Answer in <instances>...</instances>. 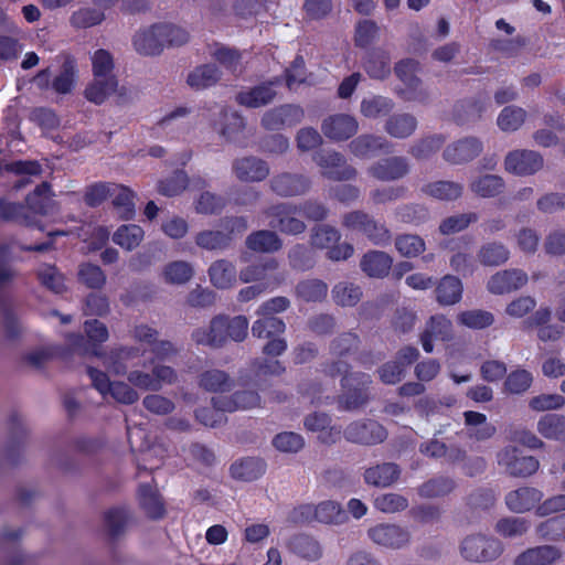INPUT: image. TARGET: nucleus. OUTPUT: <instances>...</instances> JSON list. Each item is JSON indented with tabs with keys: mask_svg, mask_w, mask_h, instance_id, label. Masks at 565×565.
Instances as JSON below:
<instances>
[{
	"mask_svg": "<svg viewBox=\"0 0 565 565\" xmlns=\"http://www.w3.org/2000/svg\"><path fill=\"white\" fill-rule=\"evenodd\" d=\"M418 62L415 60L401 61L395 66L397 77L407 86L403 92V98L407 102L427 103L430 98L429 92L422 86L420 79L416 76Z\"/></svg>",
	"mask_w": 565,
	"mask_h": 565,
	"instance_id": "9b49d317",
	"label": "nucleus"
},
{
	"mask_svg": "<svg viewBox=\"0 0 565 565\" xmlns=\"http://www.w3.org/2000/svg\"><path fill=\"white\" fill-rule=\"evenodd\" d=\"M118 88V81L116 77L97 78L94 77L93 82L85 88L84 95L87 100L100 105L108 96L115 93Z\"/></svg>",
	"mask_w": 565,
	"mask_h": 565,
	"instance_id": "a18cd8bd",
	"label": "nucleus"
},
{
	"mask_svg": "<svg viewBox=\"0 0 565 565\" xmlns=\"http://www.w3.org/2000/svg\"><path fill=\"white\" fill-rule=\"evenodd\" d=\"M505 170L518 175H530L543 167V158L533 150H514L504 160Z\"/></svg>",
	"mask_w": 565,
	"mask_h": 565,
	"instance_id": "dca6fc26",
	"label": "nucleus"
},
{
	"mask_svg": "<svg viewBox=\"0 0 565 565\" xmlns=\"http://www.w3.org/2000/svg\"><path fill=\"white\" fill-rule=\"evenodd\" d=\"M543 493L536 488L521 487L510 491L505 497V503L510 511L523 513L530 511L542 500Z\"/></svg>",
	"mask_w": 565,
	"mask_h": 565,
	"instance_id": "bb28decb",
	"label": "nucleus"
},
{
	"mask_svg": "<svg viewBox=\"0 0 565 565\" xmlns=\"http://www.w3.org/2000/svg\"><path fill=\"white\" fill-rule=\"evenodd\" d=\"M401 477V468L394 462H382L364 470L363 480L367 486L388 488Z\"/></svg>",
	"mask_w": 565,
	"mask_h": 565,
	"instance_id": "5701e85b",
	"label": "nucleus"
},
{
	"mask_svg": "<svg viewBox=\"0 0 565 565\" xmlns=\"http://www.w3.org/2000/svg\"><path fill=\"white\" fill-rule=\"evenodd\" d=\"M347 441L362 446H373L383 443L387 431L380 423L373 419H359L351 422L343 430Z\"/></svg>",
	"mask_w": 565,
	"mask_h": 565,
	"instance_id": "1a4fd4ad",
	"label": "nucleus"
},
{
	"mask_svg": "<svg viewBox=\"0 0 565 565\" xmlns=\"http://www.w3.org/2000/svg\"><path fill=\"white\" fill-rule=\"evenodd\" d=\"M497 462L503 471L513 478H527L540 468L533 456H524L515 446H505L497 454Z\"/></svg>",
	"mask_w": 565,
	"mask_h": 565,
	"instance_id": "423d86ee",
	"label": "nucleus"
},
{
	"mask_svg": "<svg viewBox=\"0 0 565 565\" xmlns=\"http://www.w3.org/2000/svg\"><path fill=\"white\" fill-rule=\"evenodd\" d=\"M527 279L526 273L521 269H505L492 275L488 280L487 288L494 295L509 294L522 288Z\"/></svg>",
	"mask_w": 565,
	"mask_h": 565,
	"instance_id": "6ab92c4d",
	"label": "nucleus"
},
{
	"mask_svg": "<svg viewBox=\"0 0 565 565\" xmlns=\"http://www.w3.org/2000/svg\"><path fill=\"white\" fill-rule=\"evenodd\" d=\"M423 193L440 201H455L463 193V184L455 181L441 180L427 183Z\"/></svg>",
	"mask_w": 565,
	"mask_h": 565,
	"instance_id": "58836bf2",
	"label": "nucleus"
},
{
	"mask_svg": "<svg viewBox=\"0 0 565 565\" xmlns=\"http://www.w3.org/2000/svg\"><path fill=\"white\" fill-rule=\"evenodd\" d=\"M445 140L443 135L427 136L415 142L411 147L409 153L417 160H426L441 148Z\"/></svg>",
	"mask_w": 565,
	"mask_h": 565,
	"instance_id": "13d9d810",
	"label": "nucleus"
},
{
	"mask_svg": "<svg viewBox=\"0 0 565 565\" xmlns=\"http://www.w3.org/2000/svg\"><path fill=\"white\" fill-rule=\"evenodd\" d=\"M462 291L461 280L456 276L446 275L436 285V301L440 306L456 305L461 300Z\"/></svg>",
	"mask_w": 565,
	"mask_h": 565,
	"instance_id": "7c9ffc66",
	"label": "nucleus"
},
{
	"mask_svg": "<svg viewBox=\"0 0 565 565\" xmlns=\"http://www.w3.org/2000/svg\"><path fill=\"white\" fill-rule=\"evenodd\" d=\"M87 374L92 381V385L102 394L103 397H107L109 395L117 403L125 405H131L139 399L138 392L126 382H110L105 372L94 367H87Z\"/></svg>",
	"mask_w": 565,
	"mask_h": 565,
	"instance_id": "39448f33",
	"label": "nucleus"
},
{
	"mask_svg": "<svg viewBox=\"0 0 565 565\" xmlns=\"http://www.w3.org/2000/svg\"><path fill=\"white\" fill-rule=\"evenodd\" d=\"M477 257L481 265L495 267L509 259L510 250L502 243L489 242L480 246Z\"/></svg>",
	"mask_w": 565,
	"mask_h": 565,
	"instance_id": "49530a36",
	"label": "nucleus"
},
{
	"mask_svg": "<svg viewBox=\"0 0 565 565\" xmlns=\"http://www.w3.org/2000/svg\"><path fill=\"white\" fill-rule=\"evenodd\" d=\"M288 548L309 562L318 561L322 556V548L319 542L305 534L295 535L289 541Z\"/></svg>",
	"mask_w": 565,
	"mask_h": 565,
	"instance_id": "ea45409f",
	"label": "nucleus"
},
{
	"mask_svg": "<svg viewBox=\"0 0 565 565\" xmlns=\"http://www.w3.org/2000/svg\"><path fill=\"white\" fill-rule=\"evenodd\" d=\"M207 273L212 285L218 289L231 288L236 281L235 265L227 259L215 260Z\"/></svg>",
	"mask_w": 565,
	"mask_h": 565,
	"instance_id": "4c0bfd02",
	"label": "nucleus"
},
{
	"mask_svg": "<svg viewBox=\"0 0 565 565\" xmlns=\"http://www.w3.org/2000/svg\"><path fill=\"white\" fill-rule=\"evenodd\" d=\"M278 262L274 258L252 264L239 271L241 281H256L265 289H275L285 280V275L277 273Z\"/></svg>",
	"mask_w": 565,
	"mask_h": 565,
	"instance_id": "9d476101",
	"label": "nucleus"
},
{
	"mask_svg": "<svg viewBox=\"0 0 565 565\" xmlns=\"http://www.w3.org/2000/svg\"><path fill=\"white\" fill-rule=\"evenodd\" d=\"M344 393L339 398V407L343 411H358L370 401L369 388L372 379L365 373L345 375L342 380Z\"/></svg>",
	"mask_w": 565,
	"mask_h": 565,
	"instance_id": "7ed1b4c3",
	"label": "nucleus"
},
{
	"mask_svg": "<svg viewBox=\"0 0 565 565\" xmlns=\"http://www.w3.org/2000/svg\"><path fill=\"white\" fill-rule=\"evenodd\" d=\"M76 78V64L72 57H66L60 74L53 79L52 87L57 94L72 92Z\"/></svg>",
	"mask_w": 565,
	"mask_h": 565,
	"instance_id": "6e6d98bb",
	"label": "nucleus"
},
{
	"mask_svg": "<svg viewBox=\"0 0 565 565\" xmlns=\"http://www.w3.org/2000/svg\"><path fill=\"white\" fill-rule=\"evenodd\" d=\"M199 386L207 392H227L234 386V380L227 372L220 369H209L200 373Z\"/></svg>",
	"mask_w": 565,
	"mask_h": 565,
	"instance_id": "72a5a7b5",
	"label": "nucleus"
},
{
	"mask_svg": "<svg viewBox=\"0 0 565 565\" xmlns=\"http://www.w3.org/2000/svg\"><path fill=\"white\" fill-rule=\"evenodd\" d=\"M395 103L392 98L382 95H370L360 103V113L366 119H377L392 113Z\"/></svg>",
	"mask_w": 565,
	"mask_h": 565,
	"instance_id": "c9c22d12",
	"label": "nucleus"
},
{
	"mask_svg": "<svg viewBox=\"0 0 565 565\" xmlns=\"http://www.w3.org/2000/svg\"><path fill=\"white\" fill-rule=\"evenodd\" d=\"M390 141L380 135L363 134L349 143L350 152L360 159H370L380 152L390 151Z\"/></svg>",
	"mask_w": 565,
	"mask_h": 565,
	"instance_id": "aec40b11",
	"label": "nucleus"
},
{
	"mask_svg": "<svg viewBox=\"0 0 565 565\" xmlns=\"http://www.w3.org/2000/svg\"><path fill=\"white\" fill-rule=\"evenodd\" d=\"M482 149L483 145L478 138L466 137L448 145L443 157L452 164H461L477 158Z\"/></svg>",
	"mask_w": 565,
	"mask_h": 565,
	"instance_id": "f3484780",
	"label": "nucleus"
},
{
	"mask_svg": "<svg viewBox=\"0 0 565 565\" xmlns=\"http://www.w3.org/2000/svg\"><path fill=\"white\" fill-rule=\"evenodd\" d=\"M390 56L382 50H372L363 60V67L370 77L384 79L391 73Z\"/></svg>",
	"mask_w": 565,
	"mask_h": 565,
	"instance_id": "a19ab883",
	"label": "nucleus"
},
{
	"mask_svg": "<svg viewBox=\"0 0 565 565\" xmlns=\"http://www.w3.org/2000/svg\"><path fill=\"white\" fill-rule=\"evenodd\" d=\"M248 326L249 322L245 316L218 315L212 318L209 326L194 329L191 339L198 345L220 349L230 340L244 341L248 334Z\"/></svg>",
	"mask_w": 565,
	"mask_h": 565,
	"instance_id": "f257e3e1",
	"label": "nucleus"
},
{
	"mask_svg": "<svg viewBox=\"0 0 565 565\" xmlns=\"http://www.w3.org/2000/svg\"><path fill=\"white\" fill-rule=\"evenodd\" d=\"M311 186L308 177L294 173H281L270 180L271 190L279 196H295L305 194Z\"/></svg>",
	"mask_w": 565,
	"mask_h": 565,
	"instance_id": "4be33fe9",
	"label": "nucleus"
},
{
	"mask_svg": "<svg viewBox=\"0 0 565 565\" xmlns=\"http://www.w3.org/2000/svg\"><path fill=\"white\" fill-rule=\"evenodd\" d=\"M232 170L242 182H260L269 174L268 164L256 157H244L234 160Z\"/></svg>",
	"mask_w": 565,
	"mask_h": 565,
	"instance_id": "412c9836",
	"label": "nucleus"
},
{
	"mask_svg": "<svg viewBox=\"0 0 565 565\" xmlns=\"http://www.w3.org/2000/svg\"><path fill=\"white\" fill-rule=\"evenodd\" d=\"M139 501L146 513L153 519L163 513V504L158 492L150 486L142 484L139 488Z\"/></svg>",
	"mask_w": 565,
	"mask_h": 565,
	"instance_id": "0e129e2a",
	"label": "nucleus"
},
{
	"mask_svg": "<svg viewBox=\"0 0 565 565\" xmlns=\"http://www.w3.org/2000/svg\"><path fill=\"white\" fill-rule=\"evenodd\" d=\"M532 373L525 369H516L509 373L504 381V390L510 394H522L532 385Z\"/></svg>",
	"mask_w": 565,
	"mask_h": 565,
	"instance_id": "69168bd1",
	"label": "nucleus"
},
{
	"mask_svg": "<svg viewBox=\"0 0 565 565\" xmlns=\"http://www.w3.org/2000/svg\"><path fill=\"white\" fill-rule=\"evenodd\" d=\"M36 275L41 285L55 294H61L66 289L63 274L53 265H41Z\"/></svg>",
	"mask_w": 565,
	"mask_h": 565,
	"instance_id": "052dcab7",
	"label": "nucleus"
},
{
	"mask_svg": "<svg viewBox=\"0 0 565 565\" xmlns=\"http://www.w3.org/2000/svg\"><path fill=\"white\" fill-rule=\"evenodd\" d=\"M366 536L375 546L391 551L403 550L412 541V534L407 527L390 522L371 525L366 530Z\"/></svg>",
	"mask_w": 565,
	"mask_h": 565,
	"instance_id": "f03ea898",
	"label": "nucleus"
},
{
	"mask_svg": "<svg viewBox=\"0 0 565 565\" xmlns=\"http://www.w3.org/2000/svg\"><path fill=\"white\" fill-rule=\"evenodd\" d=\"M526 111L516 106L504 107L498 116L497 124L503 131H515L524 122Z\"/></svg>",
	"mask_w": 565,
	"mask_h": 565,
	"instance_id": "e2e57ef3",
	"label": "nucleus"
},
{
	"mask_svg": "<svg viewBox=\"0 0 565 565\" xmlns=\"http://www.w3.org/2000/svg\"><path fill=\"white\" fill-rule=\"evenodd\" d=\"M455 489V481L448 477L433 478L417 488L422 498H437L450 493Z\"/></svg>",
	"mask_w": 565,
	"mask_h": 565,
	"instance_id": "5fc2aeb1",
	"label": "nucleus"
},
{
	"mask_svg": "<svg viewBox=\"0 0 565 565\" xmlns=\"http://www.w3.org/2000/svg\"><path fill=\"white\" fill-rule=\"evenodd\" d=\"M454 337L451 321L444 315H435L429 318L420 333V343L427 353L434 350V341H449Z\"/></svg>",
	"mask_w": 565,
	"mask_h": 565,
	"instance_id": "2eb2a0df",
	"label": "nucleus"
},
{
	"mask_svg": "<svg viewBox=\"0 0 565 565\" xmlns=\"http://www.w3.org/2000/svg\"><path fill=\"white\" fill-rule=\"evenodd\" d=\"M341 238L340 232L330 225L323 224L315 226L310 234V244L316 248H330Z\"/></svg>",
	"mask_w": 565,
	"mask_h": 565,
	"instance_id": "680f3d73",
	"label": "nucleus"
},
{
	"mask_svg": "<svg viewBox=\"0 0 565 565\" xmlns=\"http://www.w3.org/2000/svg\"><path fill=\"white\" fill-rule=\"evenodd\" d=\"M53 192L47 182L38 185L32 193L26 196L28 207L36 214L47 215L54 211L55 202Z\"/></svg>",
	"mask_w": 565,
	"mask_h": 565,
	"instance_id": "e433bc0d",
	"label": "nucleus"
},
{
	"mask_svg": "<svg viewBox=\"0 0 565 565\" xmlns=\"http://www.w3.org/2000/svg\"><path fill=\"white\" fill-rule=\"evenodd\" d=\"M458 322L471 329H483L491 326L494 317L491 312L486 310H467L462 311L457 317Z\"/></svg>",
	"mask_w": 565,
	"mask_h": 565,
	"instance_id": "774afa93",
	"label": "nucleus"
},
{
	"mask_svg": "<svg viewBox=\"0 0 565 565\" xmlns=\"http://www.w3.org/2000/svg\"><path fill=\"white\" fill-rule=\"evenodd\" d=\"M194 242L205 250H224L231 246L232 235L220 230H203L196 233Z\"/></svg>",
	"mask_w": 565,
	"mask_h": 565,
	"instance_id": "37998d69",
	"label": "nucleus"
},
{
	"mask_svg": "<svg viewBox=\"0 0 565 565\" xmlns=\"http://www.w3.org/2000/svg\"><path fill=\"white\" fill-rule=\"evenodd\" d=\"M193 275V266L185 260L170 262L161 270L163 281L177 286L186 284L192 279Z\"/></svg>",
	"mask_w": 565,
	"mask_h": 565,
	"instance_id": "c03bdc74",
	"label": "nucleus"
},
{
	"mask_svg": "<svg viewBox=\"0 0 565 565\" xmlns=\"http://www.w3.org/2000/svg\"><path fill=\"white\" fill-rule=\"evenodd\" d=\"M220 78L221 75L217 67L212 64H205L191 71L186 83L193 89L201 90L215 85Z\"/></svg>",
	"mask_w": 565,
	"mask_h": 565,
	"instance_id": "de8ad7c7",
	"label": "nucleus"
},
{
	"mask_svg": "<svg viewBox=\"0 0 565 565\" xmlns=\"http://www.w3.org/2000/svg\"><path fill=\"white\" fill-rule=\"evenodd\" d=\"M313 161L321 169V174L334 181L355 179L358 171L348 164L345 158L334 150H322L313 156Z\"/></svg>",
	"mask_w": 565,
	"mask_h": 565,
	"instance_id": "6e6552de",
	"label": "nucleus"
},
{
	"mask_svg": "<svg viewBox=\"0 0 565 565\" xmlns=\"http://www.w3.org/2000/svg\"><path fill=\"white\" fill-rule=\"evenodd\" d=\"M93 354L103 358L104 366L114 375H125L128 371V362L140 355V350L135 347H119L102 355L96 350Z\"/></svg>",
	"mask_w": 565,
	"mask_h": 565,
	"instance_id": "393cba45",
	"label": "nucleus"
},
{
	"mask_svg": "<svg viewBox=\"0 0 565 565\" xmlns=\"http://www.w3.org/2000/svg\"><path fill=\"white\" fill-rule=\"evenodd\" d=\"M145 236L143 230L136 224L121 225L113 235V241L121 248L132 250L140 245Z\"/></svg>",
	"mask_w": 565,
	"mask_h": 565,
	"instance_id": "3c124183",
	"label": "nucleus"
},
{
	"mask_svg": "<svg viewBox=\"0 0 565 565\" xmlns=\"http://www.w3.org/2000/svg\"><path fill=\"white\" fill-rule=\"evenodd\" d=\"M392 257L382 250H369L360 262V267L369 277L383 278L392 268Z\"/></svg>",
	"mask_w": 565,
	"mask_h": 565,
	"instance_id": "c85d7f7f",
	"label": "nucleus"
},
{
	"mask_svg": "<svg viewBox=\"0 0 565 565\" xmlns=\"http://www.w3.org/2000/svg\"><path fill=\"white\" fill-rule=\"evenodd\" d=\"M359 130L355 117L348 114H334L322 120L321 131L330 140L339 142L354 136Z\"/></svg>",
	"mask_w": 565,
	"mask_h": 565,
	"instance_id": "f8f14e48",
	"label": "nucleus"
},
{
	"mask_svg": "<svg viewBox=\"0 0 565 565\" xmlns=\"http://www.w3.org/2000/svg\"><path fill=\"white\" fill-rule=\"evenodd\" d=\"M374 508L385 514L398 513L408 508V500L399 493H382L374 499Z\"/></svg>",
	"mask_w": 565,
	"mask_h": 565,
	"instance_id": "bf43d9fd",
	"label": "nucleus"
},
{
	"mask_svg": "<svg viewBox=\"0 0 565 565\" xmlns=\"http://www.w3.org/2000/svg\"><path fill=\"white\" fill-rule=\"evenodd\" d=\"M212 404L223 412H235L259 406L260 396L256 391L243 390L235 392L232 396L213 397Z\"/></svg>",
	"mask_w": 565,
	"mask_h": 565,
	"instance_id": "a878e982",
	"label": "nucleus"
},
{
	"mask_svg": "<svg viewBox=\"0 0 565 565\" xmlns=\"http://www.w3.org/2000/svg\"><path fill=\"white\" fill-rule=\"evenodd\" d=\"M328 286L319 279H307L296 286V295L306 302L321 301L327 297Z\"/></svg>",
	"mask_w": 565,
	"mask_h": 565,
	"instance_id": "864d4df0",
	"label": "nucleus"
},
{
	"mask_svg": "<svg viewBox=\"0 0 565 565\" xmlns=\"http://www.w3.org/2000/svg\"><path fill=\"white\" fill-rule=\"evenodd\" d=\"M467 435L476 440H487L495 434V427L488 422L484 414L467 411L463 413Z\"/></svg>",
	"mask_w": 565,
	"mask_h": 565,
	"instance_id": "f704fd0d",
	"label": "nucleus"
},
{
	"mask_svg": "<svg viewBox=\"0 0 565 565\" xmlns=\"http://www.w3.org/2000/svg\"><path fill=\"white\" fill-rule=\"evenodd\" d=\"M562 557L558 547L552 545H542L526 550L515 559L514 565H553Z\"/></svg>",
	"mask_w": 565,
	"mask_h": 565,
	"instance_id": "cd10ccee",
	"label": "nucleus"
},
{
	"mask_svg": "<svg viewBox=\"0 0 565 565\" xmlns=\"http://www.w3.org/2000/svg\"><path fill=\"white\" fill-rule=\"evenodd\" d=\"M470 191L479 198L488 199L499 195L504 189V181L495 174L475 178L469 183Z\"/></svg>",
	"mask_w": 565,
	"mask_h": 565,
	"instance_id": "79ce46f5",
	"label": "nucleus"
},
{
	"mask_svg": "<svg viewBox=\"0 0 565 565\" xmlns=\"http://www.w3.org/2000/svg\"><path fill=\"white\" fill-rule=\"evenodd\" d=\"M135 50L145 56L158 55L162 52L163 40L160 24L139 30L132 39Z\"/></svg>",
	"mask_w": 565,
	"mask_h": 565,
	"instance_id": "b1692460",
	"label": "nucleus"
},
{
	"mask_svg": "<svg viewBox=\"0 0 565 565\" xmlns=\"http://www.w3.org/2000/svg\"><path fill=\"white\" fill-rule=\"evenodd\" d=\"M299 206L292 203H279L264 211L270 217L269 225L287 235H298L306 231V224L297 214Z\"/></svg>",
	"mask_w": 565,
	"mask_h": 565,
	"instance_id": "0eeeda50",
	"label": "nucleus"
},
{
	"mask_svg": "<svg viewBox=\"0 0 565 565\" xmlns=\"http://www.w3.org/2000/svg\"><path fill=\"white\" fill-rule=\"evenodd\" d=\"M502 552L503 545L498 539L481 534L469 535L460 544V554L469 562H491Z\"/></svg>",
	"mask_w": 565,
	"mask_h": 565,
	"instance_id": "20e7f679",
	"label": "nucleus"
},
{
	"mask_svg": "<svg viewBox=\"0 0 565 565\" xmlns=\"http://www.w3.org/2000/svg\"><path fill=\"white\" fill-rule=\"evenodd\" d=\"M248 249L257 253H275L282 247V241L277 233L269 230L253 232L246 237Z\"/></svg>",
	"mask_w": 565,
	"mask_h": 565,
	"instance_id": "473e14b6",
	"label": "nucleus"
},
{
	"mask_svg": "<svg viewBox=\"0 0 565 565\" xmlns=\"http://www.w3.org/2000/svg\"><path fill=\"white\" fill-rule=\"evenodd\" d=\"M265 469L266 465L262 459L248 457L235 461L230 471L235 480L250 482L260 478Z\"/></svg>",
	"mask_w": 565,
	"mask_h": 565,
	"instance_id": "2f4dec72",
	"label": "nucleus"
},
{
	"mask_svg": "<svg viewBox=\"0 0 565 565\" xmlns=\"http://www.w3.org/2000/svg\"><path fill=\"white\" fill-rule=\"evenodd\" d=\"M252 326V334L258 339H269L285 332L286 324L276 316H258Z\"/></svg>",
	"mask_w": 565,
	"mask_h": 565,
	"instance_id": "8fccbe9b",
	"label": "nucleus"
},
{
	"mask_svg": "<svg viewBox=\"0 0 565 565\" xmlns=\"http://www.w3.org/2000/svg\"><path fill=\"white\" fill-rule=\"evenodd\" d=\"M409 172V162L405 157L394 156L377 160L367 168V173L383 182L396 181Z\"/></svg>",
	"mask_w": 565,
	"mask_h": 565,
	"instance_id": "ddd939ff",
	"label": "nucleus"
},
{
	"mask_svg": "<svg viewBox=\"0 0 565 565\" xmlns=\"http://www.w3.org/2000/svg\"><path fill=\"white\" fill-rule=\"evenodd\" d=\"M417 118L408 113L391 115L384 124V130L395 139H406L417 129Z\"/></svg>",
	"mask_w": 565,
	"mask_h": 565,
	"instance_id": "c756f323",
	"label": "nucleus"
},
{
	"mask_svg": "<svg viewBox=\"0 0 565 565\" xmlns=\"http://www.w3.org/2000/svg\"><path fill=\"white\" fill-rule=\"evenodd\" d=\"M110 196H114V207L121 218L129 220L134 216V193L128 188L114 183Z\"/></svg>",
	"mask_w": 565,
	"mask_h": 565,
	"instance_id": "603ef678",
	"label": "nucleus"
},
{
	"mask_svg": "<svg viewBox=\"0 0 565 565\" xmlns=\"http://www.w3.org/2000/svg\"><path fill=\"white\" fill-rule=\"evenodd\" d=\"M536 429L546 439L563 440L565 439V416L546 414L539 419Z\"/></svg>",
	"mask_w": 565,
	"mask_h": 565,
	"instance_id": "09e8293b",
	"label": "nucleus"
},
{
	"mask_svg": "<svg viewBox=\"0 0 565 565\" xmlns=\"http://www.w3.org/2000/svg\"><path fill=\"white\" fill-rule=\"evenodd\" d=\"M105 14L95 8H81L73 12L70 22L76 29H87L103 22Z\"/></svg>",
	"mask_w": 565,
	"mask_h": 565,
	"instance_id": "338daca9",
	"label": "nucleus"
},
{
	"mask_svg": "<svg viewBox=\"0 0 565 565\" xmlns=\"http://www.w3.org/2000/svg\"><path fill=\"white\" fill-rule=\"evenodd\" d=\"M277 85H279L278 78L243 89L236 95V102L248 108L266 106L275 99L277 95L275 87Z\"/></svg>",
	"mask_w": 565,
	"mask_h": 565,
	"instance_id": "a211bd4d",
	"label": "nucleus"
},
{
	"mask_svg": "<svg viewBox=\"0 0 565 565\" xmlns=\"http://www.w3.org/2000/svg\"><path fill=\"white\" fill-rule=\"evenodd\" d=\"M332 297L337 305L353 307L361 300L362 290L352 282L341 281L333 287Z\"/></svg>",
	"mask_w": 565,
	"mask_h": 565,
	"instance_id": "4d7b16f0",
	"label": "nucleus"
},
{
	"mask_svg": "<svg viewBox=\"0 0 565 565\" xmlns=\"http://www.w3.org/2000/svg\"><path fill=\"white\" fill-rule=\"evenodd\" d=\"M305 117V111L296 105H281L266 111L262 118V125L267 130H280L299 124Z\"/></svg>",
	"mask_w": 565,
	"mask_h": 565,
	"instance_id": "4468645a",
	"label": "nucleus"
}]
</instances>
